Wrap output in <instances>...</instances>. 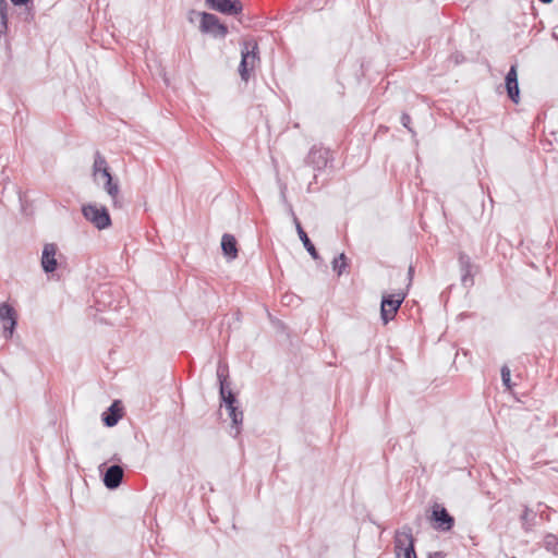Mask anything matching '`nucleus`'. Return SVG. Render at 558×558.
Instances as JSON below:
<instances>
[{
    "mask_svg": "<svg viewBox=\"0 0 558 558\" xmlns=\"http://www.w3.org/2000/svg\"><path fill=\"white\" fill-rule=\"evenodd\" d=\"M393 543L396 558H417L414 548L415 539L409 525H403L396 531Z\"/></svg>",
    "mask_w": 558,
    "mask_h": 558,
    "instance_id": "f257e3e1",
    "label": "nucleus"
},
{
    "mask_svg": "<svg viewBox=\"0 0 558 558\" xmlns=\"http://www.w3.org/2000/svg\"><path fill=\"white\" fill-rule=\"evenodd\" d=\"M258 58V46L254 41H244L241 49V62L239 73L243 81L247 82Z\"/></svg>",
    "mask_w": 558,
    "mask_h": 558,
    "instance_id": "f03ea898",
    "label": "nucleus"
},
{
    "mask_svg": "<svg viewBox=\"0 0 558 558\" xmlns=\"http://www.w3.org/2000/svg\"><path fill=\"white\" fill-rule=\"evenodd\" d=\"M82 214L84 218L93 223L98 230H104L111 226V218L105 206L86 204L82 207Z\"/></svg>",
    "mask_w": 558,
    "mask_h": 558,
    "instance_id": "7ed1b4c3",
    "label": "nucleus"
},
{
    "mask_svg": "<svg viewBox=\"0 0 558 558\" xmlns=\"http://www.w3.org/2000/svg\"><path fill=\"white\" fill-rule=\"evenodd\" d=\"M199 31L204 34H210L214 37L225 38L228 34V27L220 23L219 19L211 13H199Z\"/></svg>",
    "mask_w": 558,
    "mask_h": 558,
    "instance_id": "20e7f679",
    "label": "nucleus"
},
{
    "mask_svg": "<svg viewBox=\"0 0 558 558\" xmlns=\"http://www.w3.org/2000/svg\"><path fill=\"white\" fill-rule=\"evenodd\" d=\"M404 298L405 294L402 292L383 295L380 304V316L385 325L395 318V315L404 301Z\"/></svg>",
    "mask_w": 558,
    "mask_h": 558,
    "instance_id": "39448f33",
    "label": "nucleus"
},
{
    "mask_svg": "<svg viewBox=\"0 0 558 558\" xmlns=\"http://www.w3.org/2000/svg\"><path fill=\"white\" fill-rule=\"evenodd\" d=\"M430 520L434 522V527L442 532L450 531L454 525V518L439 504L432 507Z\"/></svg>",
    "mask_w": 558,
    "mask_h": 558,
    "instance_id": "423d86ee",
    "label": "nucleus"
},
{
    "mask_svg": "<svg viewBox=\"0 0 558 558\" xmlns=\"http://www.w3.org/2000/svg\"><path fill=\"white\" fill-rule=\"evenodd\" d=\"M58 246L54 243H46L41 252L40 264L46 274H51L58 268Z\"/></svg>",
    "mask_w": 558,
    "mask_h": 558,
    "instance_id": "0eeeda50",
    "label": "nucleus"
},
{
    "mask_svg": "<svg viewBox=\"0 0 558 558\" xmlns=\"http://www.w3.org/2000/svg\"><path fill=\"white\" fill-rule=\"evenodd\" d=\"M206 2L210 9L223 14L236 15L243 10L240 0H206Z\"/></svg>",
    "mask_w": 558,
    "mask_h": 558,
    "instance_id": "6e6552de",
    "label": "nucleus"
},
{
    "mask_svg": "<svg viewBox=\"0 0 558 558\" xmlns=\"http://www.w3.org/2000/svg\"><path fill=\"white\" fill-rule=\"evenodd\" d=\"M0 320L3 323L4 337L10 338L16 326V315L14 308L8 303L0 305Z\"/></svg>",
    "mask_w": 558,
    "mask_h": 558,
    "instance_id": "1a4fd4ad",
    "label": "nucleus"
},
{
    "mask_svg": "<svg viewBox=\"0 0 558 558\" xmlns=\"http://www.w3.org/2000/svg\"><path fill=\"white\" fill-rule=\"evenodd\" d=\"M506 89L509 98L518 104L520 99V89L518 83V72L517 64L510 66L506 77H505Z\"/></svg>",
    "mask_w": 558,
    "mask_h": 558,
    "instance_id": "9d476101",
    "label": "nucleus"
},
{
    "mask_svg": "<svg viewBox=\"0 0 558 558\" xmlns=\"http://www.w3.org/2000/svg\"><path fill=\"white\" fill-rule=\"evenodd\" d=\"M328 150L313 146L306 157V163L316 170H322L328 163Z\"/></svg>",
    "mask_w": 558,
    "mask_h": 558,
    "instance_id": "9b49d317",
    "label": "nucleus"
},
{
    "mask_svg": "<svg viewBox=\"0 0 558 558\" xmlns=\"http://www.w3.org/2000/svg\"><path fill=\"white\" fill-rule=\"evenodd\" d=\"M123 480V469L118 465H111L104 474V484L109 489L118 488Z\"/></svg>",
    "mask_w": 558,
    "mask_h": 558,
    "instance_id": "f8f14e48",
    "label": "nucleus"
},
{
    "mask_svg": "<svg viewBox=\"0 0 558 558\" xmlns=\"http://www.w3.org/2000/svg\"><path fill=\"white\" fill-rule=\"evenodd\" d=\"M459 264L461 269V282L464 287H471L474 283L473 275H472V263L470 257L460 253L459 255Z\"/></svg>",
    "mask_w": 558,
    "mask_h": 558,
    "instance_id": "ddd939ff",
    "label": "nucleus"
},
{
    "mask_svg": "<svg viewBox=\"0 0 558 558\" xmlns=\"http://www.w3.org/2000/svg\"><path fill=\"white\" fill-rule=\"evenodd\" d=\"M291 214H292V217H293V221L295 223V228H296V231H298V234H299V238L301 240V242L303 243L305 250L308 252V254L314 258V259H318L319 258V255L314 246V244L311 242L310 238L307 236V233L304 231V229L302 228L301 226V222L299 221L298 217L295 216V214L293 213V210H291Z\"/></svg>",
    "mask_w": 558,
    "mask_h": 558,
    "instance_id": "4468645a",
    "label": "nucleus"
},
{
    "mask_svg": "<svg viewBox=\"0 0 558 558\" xmlns=\"http://www.w3.org/2000/svg\"><path fill=\"white\" fill-rule=\"evenodd\" d=\"M221 250L229 260L235 259L238 257L236 239L232 234L225 233L221 238Z\"/></svg>",
    "mask_w": 558,
    "mask_h": 558,
    "instance_id": "2eb2a0df",
    "label": "nucleus"
},
{
    "mask_svg": "<svg viewBox=\"0 0 558 558\" xmlns=\"http://www.w3.org/2000/svg\"><path fill=\"white\" fill-rule=\"evenodd\" d=\"M122 409L119 405V401H114L102 414V422L106 426L112 427L118 424L122 416Z\"/></svg>",
    "mask_w": 558,
    "mask_h": 558,
    "instance_id": "dca6fc26",
    "label": "nucleus"
},
{
    "mask_svg": "<svg viewBox=\"0 0 558 558\" xmlns=\"http://www.w3.org/2000/svg\"><path fill=\"white\" fill-rule=\"evenodd\" d=\"M106 182L104 184L105 191L108 193V195L111 197L112 203L114 206L118 205V195L120 192L118 182H114L112 179V175L109 170H104V177Z\"/></svg>",
    "mask_w": 558,
    "mask_h": 558,
    "instance_id": "f3484780",
    "label": "nucleus"
},
{
    "mask_svg": "<svg viewBox=\"0 0 558 558\" xmlns=\"http://www.w3.org/2000/svg\"><path fill=\"white\" fill-rule=\"evenodd\" d=\"M228 415L231 418V427L234 429V436H238L241 433L242 424H243V411L239 408V404L234 407L227 408Z\"/></svg>",
    "mask_w": 558,
    "mask_h": 558,
    "instance_id": "a211bd4d",
    "label": "nucleus"
},
{
    "mask_svg": "<svg viewBox=\"0 0 558 558\" xmlns=\"http://www.w3.org/2000/svg\"><path fill=\"white\" fill-rule=\"evenodd\" d=\"M217 378L219 381V395L220 398H225L228 395V390L230 389V384L228 383V366L226 364L219 363L217 367Z\"/></svg>",
    "mask_w": 558,
    "mask_h": 558,
    "instance_id": "6ab92c4d",
    "label": "nucleus"
},
{
    "mask_svg": "<svg viewBox=\"0 0 558 558\" xmlns=\"http://www.w3.org/2000/svg\"><path fill=\"white\" fill-rule=\"evenodd\" d=\"M104 170H109L106 158L99 151H96L93 165L94 177H97V174L104 177Z\"/></svg>",
    "mask_w": 558,
    "mask_h": 558,
    "instance_id": "aec40b11",
    "label": "nucleus"
},
{
    "mask_svg": "<svg viewBox=\"0 0 558 558\" xmlns=\"http://www.w3.org/2000/svg\"><path fill=\"white\" fill-rule=\"evenodd\" d=\"M8 10L7 0H0V36L8 32Z\"/></svg>",
    "mask_w": 558,
    "mask_h": 558,
    "instance_id": "412c9836",
    "label": "nucleus"
},
{
    "mask_svg": "<svg viewBox=\"0 0 558 558\" xmlns=\"http://www.w3.org/2000/svg\"><path fill=\"white\" fill-rule=\"evenodd\" d=\"M534 518L535 514L527 507H524V510L520 517L522 521V527L524 531L529 532L532 530V527L534 526Z\"/></svg>",
    "mask_w": 558,
    "mask_h": 558,
    "instance_id": "4be33fe9",
    "label": "nucleus"
},
{
    "mask_svg": "<svg viewBox=\"0 0 558 558\" xmlns=\"http://www.w3.org/2000/svg\"><path fill=\"white\" fill-rule=\"evenodd\" d=\"M543 543L546 550L558 555V537L556 535L551 533L545 535Z\"/></svg>",
    "mask_w": 558,
    "mask_h": 558,
    "instance_id": "5701e85b",
    "label": "nucleus"
},
{
    "mask_svg": "<svg viewBox=\"0 0 558 558\" xmlns=\"http://www.w3.org/2000/svg\"><path fill=\"white\" fill-rule=\"evenodd\" d=\"M345 267H347V256L344 255V253H341L333 258L332 269L340 276L344 271Z\"/></svg>",
    "mask_w": 558,
    "mask_h": 558,
    "instance_id": "b1692460",
    "label": "nucleus"
},
{
    "mask_svg": "<svg viewBox=\"0 0 558 558\" xmlns=\"http://www.w3.org/2000/svg\"><path fill=\"white\" fill-rule=\"evenodd\" d=\"M10 1L15 7H26V17H25V20H27V21L34 20V12L28 7V4L32 3L33 0H10Z\"/></svg>",
    "mask_w": 558,
    "mask_h": 558,
    "instance_id": "393cba45",
    "label": "nucleus"
},
{
    "mask_svg": "<svg viewBox=\"0 0 558 558\" xmlns=\"http://www.w3.org/2000/svg\"><path fill=\"white\" fill-rule=\"evenodd\" d=\"M222 404H225L226 409L229 407H234L239 403L235 395L232 392V390H228V395L225 396V398H220Z\"/></svg>",
    "mask_w": 558,
    "mask_h": 558,
    "instance_id": "a878e982",
    "label": "nucleus"
},
{
    "mask_svg": "<svg viewBox=\"0 0 558 558\" xmlns=\"http://www.w3.org/2000/svg\"><path fill=\"white\" fill-rule=\"evenodd\" d=\"M501 380H502V384L508 388L510 389L511 388V373H510V368L507 366V365H504L501 367Z\"/></svg>",
    "mask_w": 558,
    "mask_h": 558,
    "instance_id": "bb28decb",
    "label": "nucleus"
},
{
    "mask_svg": "<svg viewBox=\"0 0 558 558\" xmlns=\"http://www.w3.org/2000/svg\"><path fill=\"white\" fill-rule=\"evenodd\" d=\"M400 121H401V124H402L405 129H408V130H409V132L414 133V131H413V130H412V128L410 126V124H411V117H410L408 113L403 112V113L401 114Z\"/></svg>",
    "mask_w": 558,
    "mask_h": 558,
    "instance_id": "cd10ccee",
    "label": "nucleus"
},
{
    "mask_svg": "<svg viewBox=\"0 0 558 558\" xmlns=\"http://www.w3.org/2000/svg\"><path fill=\"white\" fill-rule=\"evenodd\" d=\"M199 13H201V12H197V11H195V10H190V11H189V14H187V19H189V21H190L191 23H194L195 19H196V17H199Z\"/></svg>",
    "mask_w": 558,
    "mask_h": 558,
    "instance_id": "c85d7f7f",
    "label": "nucleus"
},
{
    "mask_svg": "<svg viewBox=\"0 0 558 558\" xmlns=\"http://www.w3.org/2000/svg\"><path fill=\"white\" fill-rule=\"evenodd\" d=\"M446 557V554L444 551H434V553H429L427 555V558H445Z\"/></svg>",
    "mask_w": 558,
    "mask_h": 558,
    "instance_id": "c756f323",
    "label": "nucleus"
},
{
    "mask_svg": "<svg viewBox=\"0 0 558 558\" xmlns=\"http://www.w3.org/2000/svg\"><path fill=\"white\" fill-rule=\"evenodd\" d=\"M413 272H414V268L412 266H410L409 270H408V275H409L410 279L412 278Z\"/></svg>",
    "mask_w": 558,
    "mask_h": 558,
    "instance_id": "7c9ffc66",
    "label": "nucleus"
},
{
    "mask_svg": "<svg viewBox=\"0 0 558 558\" xmlns=\"http://www.w3.org/2000/svg\"><path fill=\"white\" fill-rule=\"evenodd\" d=\"M539 1L543 3H546V4L553 2V0H539Z\"/></svg>",
    "mask_w": 558,
    "mask_h": 558,
    "instance_id": "2f4dec72",
    "label": "nucleus"
},
{
    "mask_svg": "<svg viewBox=\"0 0 558 558\" xmlns=\"http://www.w3.org/2000/svg\"><path fill=\"white\" fill-rule=\"evenodd\" d=\"M511 558H517V557H511Z\"/></svg>",
    "mask_w": 558,
    "mask_h": 558,
    "instance_id": "473e14b6",
    "label": "nucleus"
}]
</instances>
